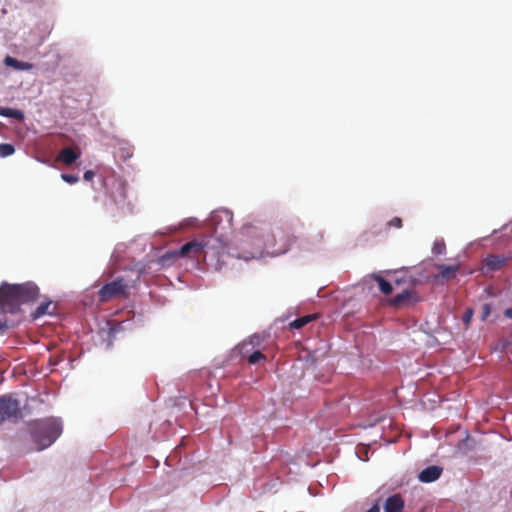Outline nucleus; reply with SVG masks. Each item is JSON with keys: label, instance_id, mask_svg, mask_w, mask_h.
<instances>
[{"label": "nucleus", "instance_id": "dca6fc26", "mask_svg": "<svg viewBox=\"0 0 512 512\" xmlns=\"http://www.w3.org/2000/svg\"><path fill=\"white\" fill-rule=\"evenodd\" d=\"M371 278H373L378 283L379 289L383 294L389 295L392 293V284L385 280L382 276L378 274H372Z\"/></svg>", "mask_w": 512, "mask_h": 512}, {"label": "nucleus", "instance_id": "6ab92c4d", "mask_svg": "<svg viewBox=\"0 0 512 512\" xmlns=\"http://www.w3.org/2000/svg\"><path fill=\"white\" fill-rule=\"evenodd\" d=\"M52 305L51 301L41 303L33 313L34 318H39L45 314H52V311H49L50 306Z\"/></svg>", "mask_w": 512, "mask_h": 512}, {"label": "nucleus", "instance_id": "aec40b11", "mask_svg": "<svg viewBox=\"0 0 512 512\" xmlns=\"http://www.w3.org/2000/svg\"><path fill=\"white\" fill-rule=\"evenodd\" d=\"M15 152V147L9 143H1L0 144V157L5 158L13 155Z\"/></svg>", "mask_w": 512, "mask_h": 512}, {"label": "nucleus", "instance_id": "a878e982", "mask_svg": "<svg viewBox=\"0 0 512 512\" xmlns=\"http://www.w3.org/2000/svg\"><path fill=\"white\" fill-rule=\"evenodd\" d=\"M394 281H395L396 285H400L401 283H405V282H409V283L414 282V280L411 277L409 279H407L405 276L397 277V278H395Z\"/></svg>", "mask_w": 512, "mask_h": 512}, {"label": "nucleus", "instance_id": "2eb2a0df", "mask_svg": "<svg viewBox=\"0 0 512 512\" xmlns=\"http://www.w3.org/2000/svg\"><path fill=\"white\" fill-rule=\"evenodd\" d=\"M4 63L8 67H12L15 70L25 71V70H31L33 68V65L31 63L19 61L16 58H13L11 56H7L4 59Z\"/></svg>", "mask_w": 512, "mask_h": 512}, {"label": "nucleus", "instance_id": "6e6552de", "mask_svg": "<svg viewBox=\"0 0 512 512\" xmlns=\"http://www.w3.org/2000/svg\"><path fill=\"white\" fill-rule=\"evenodd\" d=\"M384 512H403L404 500L400 494L389 496L383 504ZM366 512H381L379 502L374 503Z\"/></svg>", "mask_w": 512, "mask_h": 512}, {"label": "nucleus", "instance_id": "412c9836", "mask_svg": "<svg viewBox=\"0 0 512 512\" xmlns=\"http://www.w3.org/2000/svg\"><path fill=\"white\" fill-rule=\"evenodd\" d=\"M446 251V245L444 241H436L433 244L432 252L436 255L444 254Z\"/></svg>", "mask_w": 512, "mask_h": 512}, {"label": "nucleus", "instance_id": "4468645a", "mask_svg": "<svg viewBox=\"0 0 512 512\" xmlns=\"http://www.w3.org/2000/svg\"><path fill=\"white\" fill-rule=\"evenodd\" d=\"M79 156L80 154L72 148L66 147L60 151L58 160L62 161L65 165H71L79 158Z\"/></svg>", "mask_w": 512, "mask_h": 512}, {"label": "nucleus", "instance_id": "f8f14e48", "mask_svg": "<svg viewBox=\"0 0 512 512\" xmlns=\"http://www.w3.org/2000/svg\"><path fill=\"white\" fill-rule=\"evenodd\" d=\"M436 268L439 270V273L435 276V280L449 281L456 277L460 270V263L457 262L453 265L437 264Z\"/></svg>", "mask_w": 512, "mask_h": 512}, {"label": "nucleus", "instance_id": "c756f323", "mask_svg": "<svg viewBox=\"0 0 512 512\" xmlns=\"http://www.w3.org/2000/svg\"><path fill=\"white\" fill-rule=\"evenodd\" d=\"M504 316L506 318L512 319V307L504 310Z\"/></svg>", "mask_w": 512, "mask_h": 512}, {"label": "nucleus", "instance_id": "b1692460", "mask_svg": "<svg viewBox=\"0 0 512 512\" xmlns=\"http://www.w3.org/2000/svg\"><path fill=\"white\" fill-rule=\"evenodd\" d=\"M491 313V305L488 303L483 304L481 308V319L485 321Z\"/></svg>", "mask_w": 512, "mask_h": 512}, {"label": "nucleus", "instance_id": "a211bd4d", "mask_svg": "<svg viewBox=\"0 0 512 512\" xmlns=\"http://www.w3.org/2000/svg\"><path fill=\"white\" fill-rule=\"evenodd\" d=\"M315 318V315H306L303 317H299L290 323V327L292 329H300L307 325L308 323H310Z\"/></svg>", "mask_w": 512, "mask_h": 512}, {"label": "nucleus", "instance_id": "4be33fe9", "mask_svg": "<svg viewBox=\"0 0 512 512\" xmlns=\"http://www.w3.org/2000/svg\"><path fill=\"white\" fill-rule=\"evenodd\" d=\"M265 359V355L257 350V351H254L249 357H248V362L250 364H256L258 363L260 360H263Z\"/></svg>", "mask_w": 512, "mask_h": 512}, {"label": "nucleus", "instance_id": "f03ea898", "mask_svg": "<svg viewBox=\"0 0 512 512\" xmlns=\"http://www.w3.org/2000/svg\"><path fill=\"white\" fill-rule=\"evenodd\" d=\"M28 429L37 450L51 446L62 434V422L59 418L47 417L32 420L28 423Z\"/></svg>", "mask_w": 512, "mask_h": 512}, {"label": "nucleus", "instance_id": "20e7f679", "mask_svg": "<svg viewBox=\"0 0 512 512\" xmlns=\"http://www.w3.org/2000/svg\"><path fill=\"white\" fill-rule=\"evenodd\" d=\"M13 284L3 283L0 286V311L14 314L22 305Z\"/></svg>", "mask_w": 512, "mask_h": 512}, {"label": "nucleus", "instance_id": "ddd939ff", "mask_svg": "<svg viewBox=\"0 0 512 512\" xmlns=\"http://www.w3.org/2000/svg\"><path fill=\"white\" fill-rule=\"evenodd\" d=\"M442 472L443 469L440 466H428L419 473L418 479L422 483H431L439 479Z\"/></svg>", "mask_w": 512, "mask_h": 512}, {"label": "nucleus", "instance_id": "1a4fd4ad", "mask_svg": "<svg viewBox=\"0 0 512 512\" xmlns=\"http://www.w3.org/2000/svg\"><path fill=\"white\" fill-rule=\"evenodd\" d=\"M22 304L34 302L39 297V288L32 282L13 284Z\"/></svg>", "mask_w": 512, "mask_h": 512}, {"label": "nucleus", "instance_id": "0eeeda50", "mask_svg": "<svg viewBox=\"0 0 512 512\" xmlns=\"http://www.w3.org/2000/svg\"><path fill=\"white\" fill-rule=\"evenodd\" d=\"M189 257L199 260L203 259L204 256V239L203 240H192L185 243L179 250L173 252H167L166 257Z\"/></svg>", "mask_w": 512, "mask_h": 512}, {"label": "nucleus", "instance_id": "f257e3e1", "mask_svg": "<svg viewBox=\"0 0 512 512\" xmlns=\"http://www.w3.org/2000/svg\"><path fill=\"white\" fill-rule=\"evenodd\" d=\"M209 223L213 234L204 239L203 261L219 270L227 253V236L233 227V213L228 209L216 210L211 214Z\"/></svg>", "mask_w": 512, "mask_h": 512}, {"label": "nucleus", "instance_id": "393cba45", "mask_svg": "<svg viewBox=\"0 0 512 512\" xmlns=\"http://www.w3.org/2000/svg\"><path fill=\"white\" fill-rule=\"evenodd\" d=\"M388 227L401 228L402 227V219L400 217L392 218L388 223Z\"/></svg>", "mask_w": 512, "mask_h": 512}, {"label": "nucleus", "instance_id": "39448f33", "mask_svg": "<svg viewBox=\"0 0 512 512\" xmlns=\"http://www.w3.org/2000/svg\"><path fill=\"white\" fill-rule=\"evenodd\" d=\"M129 285L123 277H118L115 280L106 283L98 292L99 301L107 302L114 298L126 297L128 295Z\"/></svg>", "mask_w": 512, "mask_h": 512}, {"label": "nucleus", "instance_id": "7c9ffc66", "mask_svg": "<svg viewBox=\"0 0 512 512\" xmlns=\"http://www.w3.org/2000/svg\"><path fill=\"white\" fill-rule=\"evenodd\" d=\"M120 189H121V196H120V199H117V198H116V201H118V202H119V201H122V200L125 198V191L123 190V188H122V187H121Z\"/></svg>", "mask_w": 512, "mask_h": 512}, {"label": "nucleus", "instance_id": "9d476101", "mask_svg": "<svg viewBox=\"0 0 512 512\" xmlns=\"http://www.w3.org/2000/svg\"><path fill=\"white\" fill-rule=\"evenodd\" d=\"M418 302V295L414 290L406 289L394 296L390 301V305L395 308L407 307Z\"/></svg>", "mask_w": 512, "mask_h": 512}, {"label": "nucleus", "instance_id": "7ed1b4c3", "mask_svg": "<svg viewBox=\"0 0 512 512\" xmlns=\"http://www.w3.org/2000/svg\"><path fill=\"white\" fill-rule=\"evenodd\" d=\"M265 230V227L254 224H246L241 228L239 243L242 245L250 242L256 250L255 252L249 251L248 255L245 256L246 259L256 257V254L271 246L270 240L264 235Z\"/></svg>", "mask_w": 512, "mask_h": 512}, {"label": "nucleus", "instance_id": "bb28decb", "mask_svg": "<svg viewBox=\"0 0 512 512\" xmlns=\"http://www.w3.org/2000/svg\"><path fill=\"white\" fill-rule=\"evenodd\" d=\"M94 176H95V173L92 170H87L84 173L83 178L85 181H92Z\"/></svg>", "mask_w": 512, "mask_h": 512}, {"label": "nucleus", "instance_id": "9b49d317", "mask_svg": "<svg viewBox=\"0 0 512 512\" xmlns=\"http://www.w3.org/2000/svg\"><path fill=\"white\" fill-rule=\"evenodd\" d=\"M506 262H507L506 257L490 254L483 260V265H482L481 270H482L483 274L486 275L490 272H495V271L500 270Z\"/></svg>", "mask_w": 512, "mask_h": 512}, {"label": "nucleus", "instance_id": "cd10ccee", "mask_svg": "<svg viewBox=\"0 0 512 512\" xmlns=\"http://www.w3.org/2000/svg\"><path fill=\"white\" fill-rule=\"evenodd\" d=\"M471 317H472V311L471 310H467L463 319L466 323H469L470 320H471Z\"/></svg>", "mask_w": 512, "mask_h": 512}, {"label": "nucleus", "instance_id": "5701e85b", "mask_svg": "<svg viewBox=\"0 0 512 512\" xmlns=\"http://www.w3.org/2000/svg\"><path fill=\"white\" fill-rule=\"evenodd\" d=\"M61 178L63 181H65L69 184H75L79 181V177L77 175H73V174L63 173V174H61Z\"/></svg>", "mask_w": 512, "mask_h": 512}, {"label": "nucleus", "instance_id": "f3484780", "mask_svg": "<svg viewBox=\"0 0 512 512\" xmlns=\"http://www.w3.org/2000/svg\"><path fill=\"white\" fill-rule=\"evenodd\" d=\"M0 116L13 118L18 121H22L24 119V113L18 109H12L7 107L0 106Z\"/></svg>", "mask_w": 512, "mask_h": 512}, {"label": "nucleus", "instance_id": "c85d7f7f", "mask_svg": "<svg viewBox=\"0 0 512 512\" xmlns=\"http://www.w3.org/2000/svg\"><path fill=\"white\" fill-rule=\"evenodd\" d=\"M8 328L6 320L0 319V332H4Z\"/></svg>", "mask_w": 512, "mask_h": 512}, {"label": "nucleus", "instance_id": "423d86ee", "mask_svg": "<svg viewBox=\"0 0 512 512\" xmlns=\"http://www.w3.org/2000/svg\"><path fill=\"white\" fill-rule=\"evenodd\" d=\"M21 417L19 401L10 394L0 396V425L5 421H17Z\"/></svg>", "mask_w": 512, "mask_h": 512}]
</instances>
